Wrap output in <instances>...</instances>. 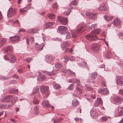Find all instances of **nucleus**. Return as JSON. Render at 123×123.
Returning <instances> with one entry per match:
<instances>
[{
    "mask_svg": "<svg viewBox=\"0 0 123 123\" xmlns=\"http://www.w3.org/2000/svg\"><path fill=\"white\" fill-rule=\"evenodd\" d=\"M99 93H102L105 95H106L108 94V90L106 88H104L99 89L98 91Z\"/></svg>",
    "mask_w": 123,
    "mask_h": 123,
    "instance_id": "13",
    "label": "nucleus"
},
{
    "mask_svg": "<svg viewBox=\"0 0 123 123\" xmlns=\"http://www.w3.org/2000/svg\"><path fill=\"white\" fill-rule=\"evenodd\" d=\"M68 29L67 27L65 26H60L59 27L57 31L60 34H64L67 32Z\"/></svg>",
    "mask_w": 123,
    "mask_h": 123,
    "instance_id": "4",
    "label": "nucleus"
},
{
    "mask_svg": "<svg viewBox=\"0 0 123 123\" xmlns=\"http://www.w3.org/2000/svg\"><path fill=\"white\" fill-rule=\"evenodd\" d=\"M113 100L114 103L118 105L121 104L123 101L122 98L118 96L114 97Z\"/></svg>",
    "mask_w": 123,
    "mask_h": 123,
    "instance_id": "5",
    "label": "nucleus"
},
{
    "mask_svg": "<svg viewBox=\"0 0 123 123\" xmlns=\"http://www.w3.org/2000/svg\"><path fill=\"white\" fill-rule=\"evenodd\" d=\"M75 83H76L77 85H78L80 83V81L79 80L76 79V80H75Z\"/></svg>",
    "mask_w": 123,
    "mask_h": 123,
    "instance_id": "57",
    "label": "nucleus"
},
{
    "mask_svg": "<svg viewBox=\"0 0 123 123\" xmlns=\"http://www.w3.org/2000/svg\"><path fill=\"white\" fill-rule=\"evenodd\" d=\"M88 24L89 25H88V26H89V27L90 28L92 29L93 28H94L96 27L97 26V25L96 24H93L92 25H90V23H89Z\"/></svg>",
    "mask_w": 123,
    "mask_h": 123,
    "instance_id": "45",
    "label": "nucleus"
},
{
    "mask_svg": "<svg viewBox=\"0 0 123 123\" xmlns=\"http://www.w3.org/2000/svg\"><path fill=\"white\" fill-rule=\"evenodd\" d=\"M9 39L11 42L15 43L19 42V38L18 36H14L10 37Z\"/></svg>",
    "mask_w": 123,
    "mask_h": 123,
    "instance_id": "8",
    "label": "nucleus"
},
{
    "mask_svg": "<svg viewBox=\"0 0 123 123\" xmlns=\"http://www.w3.org/2000/svg\"><path fill=\"white\" fill-rule=\"evenodd\" d=\"M49 18L51 19H54L55 17V15L52 13H50L48 14Z\"/></svg>",
    "mask_w": 123,
    "mask_h": 123,
    "instance_id": "37",
    "label": "nucleus"
},
{
    "mask_svg": "<svg viewBox=\"0 0 123 123\" xmlns=\"http://www.w3.org/2000/svg\"><path fill=\"white\" fill-rule=\"evenodd\" d=\"M54 24V23L53 22H49L46 23L44 25L43 30H45L48 28V27L52 28V26Z\"/></svg>",
    "mask_w": 123,
    "mask_h": 123,
    "instance_id": "14",
    "label": "nucleus"
},
{
    "mask_svg": "<svg viewBox=\"0 0 123 123\" xmlns=\"http://www.w3.org/2000/svg\"><path fill=\"white\" fill-rule=\"evenodd\" d=\"M41 92L43 94L48 95L49 92V87L47 86H41L40 87Z\"/></svg>",
    "mask_w": 123,
    "mask_h": 123,
    "instance_id": "3",
    "label": "nucleus"
},
{
    "mask_svg": "<svg viewBox=\"0 0 123 123\" xmlns=\"http://www.w3.org/2000/svg\"><path fill=\"white\" fill-rule=\"evenodd\" d=\"M12 98V96H5L1 98V100L3 102H9Z\"/></svg>",
    "mask_w": 123,
    "mask_h": 123,
    "instance_id": "12",
    "label": "nucleus"
},
{
    "mask_svg": "<svg viewBox=\"0 0 123 123\" xmlns=\"http://www.w3.org/2000/svg\"><path fill=\"white\" fill-rule=\"evenodd\" d=\"M70 12V9L68 10V11H66V12H65V14H66L67 15H68L70 12Z\"/></svg>",
    "mask_w": 123,
    "mask_h": 123,
    "instance_id": "60",
    "label": "nucleus"
},
{
    "mask_svg": "<svg viewBox=\"0 0 123 123\" xmlns=\"http://www.w3.org/2000/svg\"><path fill=\"white\" fill-rule=\"evenodd\" d=\"M79 102L77 100L74 99L72 101V104L74 107H75L77 106Z\"/></svg>",
    "mask_w": 123,
    "mask_h": 123,
    "instance_id": "26",
    "label": "nucleus"
},
{
    "mask_svg": "<svg viewBox=\"0 0 123 123\" xmlns=\"http://www.w3.org/2000/svg\"><path fill=\"white\" fill-rule=\"evenodd\" d=\"M65 33L66 34V38L68 39L70 38L71 37V35L70 33L67 31Z\"/></svg>",
    "mask_w": 123,
    "mask_h": 123,
    "instance_id": "43",
    "label": "nucleus"
},
{
    "mask_svg": "<svg viewBox=\"0 0 123 123\" xmlns=\"http://www.w3.org/2000/svg\"><path fill=\"white\" fill-rule=\"evenodd\" d=\"M91 75L89 76V77L92 79H94L96 78L97 76V73L95 72L91 73Z\"/></svg>",
    "mask_w": 123,
    "mask_h": 123,
    "instance_id": "28",
    "label": "nucleus"
},
{
    "mask_svg": "<svg viewBox=\"0 0 123 123\" xmlns=\"http://www.w3.org/2000/svg\"><path fill=\"white\" fill-rule=\"evenodd\" d=\"M104 17L105 19L108 21H110L111 20L112 18L113 17L106 15L104 16Z\"/></svg>",
    "mask_w": 123,
    "mask_h": 123,
    "instance_id": "34",
    "label": "nucleus"
},
{
    "mask_svg": "<svg viewBox=\"0 0 123 123\" xmlns=\"http://www.w3.org/2000/svg\"><path fill=\"white\" fill-rule=\"evenodd\" d=\"M94 104V106L96 107L98 106L99 104L101 105L102 103V99L100 98H98Z\"/></svg>",
    "mask_w": 123,
    "mask_h": 123,
    "instance_id": "18",
    "label": "nucleus"
},
{
    "mask_svg": "<svg viewBox=\"0 0 123 123\" xmlns=\"http://www.w3.org/2000/svg\"><path fill=\"white\" fill-rule=\"evenodd\" d=\"M68 69H63L61 71V72L62 73H66L68 74V73H67V71H68Z\"/></svg>",
    "mask_w": 123,
    "mask_h": 123,
    "instance_id": "54",
    "label": "nucleus"
},
{
    "mask_svg": "<svg viewBox=\"0 0 123 123\" xmlns=\"http://www.w3.org/2000/svg\"><path fill=\"white\" fill-rule=\"evenodd\" d=\"M90 113L91 116L92 117L96 116L98 115L96 111L94 109H92L90 111Z\"/></svg>",
    "mask_w": 123,
    "mask_h": 123,
    "instance_id": "22",
    "label": "nucleus"
},
{
    "mask_svg": "<svg viewBox=\"0 0 123 123\" xmlns=\"http://www.w3.org/2000/svg\"><path fill=\"white\" fill-rule=\"evenodd\" d=\"M76 79H69V83H75V80H76Z\"/></svg>",
    "mask_w": 123,
    "mask_h": 123,
    "instance_id": "52",
    "label": "nucleus"
},
{
    "mask_svg": "<svg viewBox=\"0 0 123 123\" xmlns=\"http://www.w3.org/2000/svg\"><path fill=\"white\" fill-rule=\"evenodd\" d=\"M77 5V2L75 0H74L72 2H71L70 4V6L71 9L73 8V5Z\"/></svg>",
    "mask_w": 123,
    "mask_h": 123,
    "instance_id": "32",
    "label": "nucleus"
},
{
    "mask_svg": "<svg viewBox=\"0 0 123 123\" xmlns=\"http://www.w3.org/2000/svg\"><path fill=\"white\" fill-rule=\"evenodd\" d=\"M79 33L78 31H72V32L71 35L72 37L74 38H76L78 35V33Z\"/></svg>",
    "mask_w": 123,
    "mask_h": 123,
    "instance_id": "31",
    "label": "nucleus"
},
{
    "mask_svg": "<svg viewBox=\"0 0 123 123\" xmlns=\"http://www.w3.org/2000/svg\"><path fill=\"white\" fill-rule=\"evenodd\" d=\"M38 106L37 105H36L34 106V110L35 111L34 114H38L39 111L38 109Z\"/></svg>",
    "mask_w": 123,
    "mask_h": 123,
    "instance_id": "35",
    "label": "nucleus"
},
{
    "mask_svg": "<svg viewBox=\"0 0 123 123\" xmlns=\"http://www.w3.org/2000/svg\"><path fill=\"white\" fill-rule=\"evenodd\" d=\"M53 87L54 88L56 89H59L61 87V86L59 84L57 83H55L53 85Z\"/></svg>",
    "mask_w": 123,
    "mask_h": 123,
    "instance_id": "33",
    "label": "nucleus"
},
{
    "mask_svg": "<svg viewBox=\"0 0 123 123\" xmlns=\"http://www.w3.org/2000/svg\"><path fill=\"white\" fill-rule=\"evenodd\" d=\"M86 25L85 24H82L80 28L78 29L77 31H78L79 33H81L84 31L86 28Z\"/></svg>",
    "mask_w": 123,
    "mask_h": 123,
    "instance_id": "15",
    "label": "nucleus"
},
{
    "mask_svg": "<svg viewBox=\"0 0 123 123\" xmlns=\"http://www.w3.org/2000/svg\"><path fill=\"white\" fill-rule=\"evenodd\" d=\"M18 90L14 88H12L10 89L9 90L10 93H13L18 95Z\"/></svg>",
    "mask_w": 123,
    "mask_h": 123,
    "instance_id": "27",
    "label": "nucleus"
},
{
    "mask_svg": "<svg viewBox=\"0 0 123 123\" xmlns=\"http://www.w3.org/2000/svg\"><path fill=\"white\" fill-rule=\"evenodd\" d=\"M117 115L118 116L123 115V108L120 107L118 110Z\"/></svg>",
    "mask_w": 123,
    "mask_h": 123,
    "instance_id": "25",
    "label": "nucleus"
},
{
    "mask_svg": "<svg viewBox=\"0 0 123 123\" xmlns=\"http://www.w3.org/2000/svg\"><path fill=\"white\" fill-rule=\"evenodd\" d=\"M8 55H5L4 56V58L5 60H8L11 63H13L16 61L15 58L13 55H10L9 57Z\"/></svg>",
    "mask_w": 123,
    "mask_h": 123,
    "instance_id": "2",
    "label": "nucleus"
},
{
    "mask_svg": "<svg viewBox=\"0 0 123 123\" xmlns=\"http://www.w3.org/2000/svg\"><path fill=\"white\" fill-rule=\"evenodd\" d=\"M53 59V58L51 56H50L47 59V61L48 63H50L52 61Z\"/></svg>",
    "mask_w": 123,
    "mask_h": 123,
    "instance_id": "49",
    "label": "nucleus"
},
{
    "mask_svg": "<svg viewBox=\"0 0 123 123\" xmlns=\"http://www.w3.org/2000/svg\"><path fill=\"white\" fill-rule=\"evenodd\" d=\"M64 58L66 60V61H64L66 63L69 60H70L71 61H75V58L73 56H71L70 58L69 57H65Z\"/></svg>",
    "mask_w": 123,
    "mask_h": 123,
    "instance_id": "19",
    "label": "nucleus"
},
{
    "mask_svg": "<svg viewBox=\"0 0 123 123\" xmlns=\"http://www.w3.org/2000/svg\"><path fill=\"white\" fill-rule=\"evenodd\" d=\"M13 78H14L15 79H18V76L16 74H15L13 75V76L12 77Z\"/></svg>",
    "mask_w": 123,
    "mask_h": 123,
    "instance_id": "63",
    "label": "nucleus"
},
{
    "mask_svg": "<svg viewBox=\"0 0 123 123\" xmlns=\"http://www.w3.org/2000/svg\"><path fill=\"white\" fill-rule=\"evenodd\" d=\"M52 120L53 122L55 123H57L60 122L61 121L60 120L54 117L53 118Z\"/></svg>",
    "mask_w": 123,
    "mask_h": 123,
    "instance_id": "39",
    "label": "nucleus"
},
{
    "mask_svg": "<svg viewBox=\"0 0 123 123\" xmlns=\"http://www.w3.org/2000/svg\"><path fill=\"white\" fill-rule=\"evenodd\" d=\"M0 41L1 42V43H2V44L3 45L6 43V39L3 38Z\"/></svg>",
    "mask_w": 123,
    "mask_h": 123,
    "instance_id": "50",
    "label": "nucleus"
},
{
    "mask_svg": "<svg viewBox=\"0 0 123 123\" xmlns=\"http://www.w3.org/2000/svg\"><path fill=\"white\" fill-rule=\"evenodd\" d=\"M74 84H71L70 86L68 87V89L70 90H72L73 89V87L74 86Z\"/></svg>",
    "mask_w": 123,
    "mask_h": 123,
    "instance_id": "51",
    "label": "nucleus"
},
{
    "mask_svg": "<svg viewBox=\"0 0 123 123\" xmlns=\"http://www.w3.org/2000/svg\"><path fill=\"white\" fill-rule=\"evenodd\" d=\"M98 10L100 11H107L109 10V8L106 4H103L98 7Z\"/></svg>",
    "mask_w": 123,
    "mask_h": 123,
    "instance_id": "7",
    "label": "nucleus"
},
{
    "mask_svg": "<svg viewBox=\"0 0 123 123\" xmlns=\"http://www.w3.org/2000/svg\"><path fill=\"white\" fill-rule=\"evenodd\" d=\"M70 44L67 41H65L64 42L62 45V47L64 48L66 47H68L69 46Z\"/></svg>",
    "mask_w": 123,
    "mask_h": 123,
    "instance_id": "30",
    "label": "nucleus"
},
{
    "mask_svg": "<svg viewBox=\"0 0 123 123\" xmlns=\"http://www.w3.org/2000/svg\"><path fill=\"white\" fill-rule=\"evenodd\" d=\"M1 106L0 108L1 109H4L6 107V106L5 104L0 105V106Z\"/></svg>",
    "mask_w": 123,
    "mask_h": 123,
    "instance_id": "56",
    "label": "nucleus"
},
{
    "mask_svg": "<svg viewBox=\"0 0 123 123\" xmlns=\"http://www.w3.org/2000/svg\"><path fill=\"white\" fill-rule=\"evenodd\" d=\"M19 11L20 12H25L26 11V10L24 9V8H22L21 9H20L19 10Z\"/></svg>",
    "mask_w": 123,
    "mask_h": 123,
    "instance_id": "62",
    "label": "nucleus"
},
{
    "mask_svg": "<svg viewBox=\"0 0 123 123\" xmlns=\"http://www.w3.org/2000/svg\"><path fill=\"white\" fill-rule=\"evenodd\" d=\"M48 101L46 100H44L42 102V104L43 106H45L48 107H50V105L49 104Z\"/></svg>",
    "mask_w": 123,
    "mask_h": 123,
    "instance_id": "17",
    "label": "nucleus"
},
{
    "mask_svg": "<svg viewBox=\"0 0 123 123\" xmlns=\"http://www.w3.org/2000/svg\"><path fill=\"white\" fill-rule=\"evenodd\" d=\"M107 117H103L101 118V120L102 122H105L107 121Z\"/></svg>",
    "mask_w": 123,
    "mask_h": 123,
    "instance_id": "48",
    "label": "nucleus"
},
{
    "mask_svg": "<svg viewBox=\"0 0 123 123\" xmlns=\"http://www.w3.org/2000/svg\"><path fill=\"white\" fill-rule=\"evenodd\" d=\"M31 59L32 58L30 57L26 59H25V60L27 62H28L31 61Z\"/></svg>",
    "mask_w": 123,
    "mask_h": 123,
    "instance_id": "59",
    "label": "nucleus"
},
{
    "mask_svg": "<svg viewBox=\"0 0 123 123\" xmlns=\"http://www.w3.org/2000/svg\"><path fill=\"white\" fill-rule=\"evenodd\" d=\"M119 94L123 96V90L121 89L119 91Z\"/></svg>",
    "mask_w": 123,
    "mask_h": 123,
    "instance_id": "58",
    "label": "nucleus"
},
{
    "mask_svg": "<svg viewBox=\"0 0 123 123\" xmlns=\"http://www.w3.org/2000/svg\"><path fill=\"white\" fill-rule=\"evenodd\" d=\"M76 89L80 93V94L82 93V91L81 89L80 88H79L77 87Z\"/></svg>",
    "mask_w": 123,
    "mask_h": 123,
    "instance_id": "64",
    "label": "nucleus"
},
{
    "mask_svg": "<svg viewBox=\"0 0 123 123\" xmlns=\"http://www.w3.org/2000/svg\"><path fill=\"white\" fill-rule=\"evenodd\" d=\"M52 6L53 8L57 9L58 7V6L56 3H55L52 5Z\"/></svg>",
    "mask_w": 123,
    "mask_h": 123,
    "instance_id": "44",
    "label": "nucleus"
},
{
    "mask_svg": "<svg viewBox=\"0 0 123 123\" xmlns=\"http://www.w3.org/2000/svg\"><path fill=\"white\" fill-rule=\"evenodd\" d=\"M91 98L93 99H95L96 98L95 95V93H93L91 95Z\"/></svg>",
    "mask_w": 123,
    "mask_h": 123,
    "instance_id": "61",
    "label": "nucleus"
},
{
    "mask_svg": "<svg viewBox=\"0 0 123 123\" xmlns=\"http://www.w3.org/2000/svg\"><path fill=\"white\" fill-rule=\"evenodd\" d=\"M46 79V77L44 75L41 74H39V77L37 79L39 81H42Z\"/></svg>",
    "mask_w": 123,
    "mask_h": 123,
    "instance_id": "21",
    "label": "nucleus"
},
{
    "mask_svg": "<svg viewBox=\"0 0 123 123\" xmlns=\"http://www.w3.org/2000/svg\"><path fill=\"white\" fill-rule=\"evenodd\" d=\"M79 64L80 66L82 67H87L86 63L85 62H82L81 63H79Z\"/></svg>",
    "mask_w": 123,
    "mask_h": 123,
    "instance_id": "42",
    "label": "nucleus"
},
{
    "mask_svg": "<svg viewBox=\"0 0 123 123\" xmlns=\"http://www.w3.org/2000/svg\"><path fill=\"white\" fill-rule=\"evenodd\" d=\"M92 49L94 51L98 52L100 48L99 45L98 43H94L92 44Z\"/></svg>",
    "mask_w": 123,
    "mask_h": 123,
    "instance_id": "9",
    "label": "nucleus"
},
{
    "mask_svg": "<svg viewBox=\"0 0 123 123\" xmlns=\"http://www.w3.org/2000/svg\"><path fill=\"white\" fill-rule=\"evenodd\" d=\"M9 78L8 77H6V76L2 75H0V80H6L9 79Z\"/></svg>",
    "mask_w": 123,
    "mask_h": 123,
    "instance_id": "46",
    "label": "nucleus"
},
{
    "mask_svg": "<svg viewBox=\"0 0 123 123\" xmlns=\"http://www.w3.org/2000/svg\"><path fill=\"white\" fill-rule=\"evenodd\" d=\"M72 51V49H66L65 52H71Z\"/></svg>",
    "mask_w": 123,
    "mask_h": 123,
    "instance_id": "55",
    "label": "nucleus"
},
{
    "mask_svg": "<svg viewBox=\"0 0 123 123\" xmlns=\"http://www.w3.org/2000/svg\"><path fill=\"white\" fill-rule=\"evenodd\" d=\"M39 91V88L37 86L34 87L33 89L31 95H32L38 92Z\"/></svg>",
    "mask_w": 123,
    "mask_h": 123,
    "instance_id": "24",
    "label": "nucleus"
},
{
    "mask_svg": "<svg viewBox=\"0 0 123 123\" xmlns=\"http://www.w3.org/2000/svg\"><path fill=\"white\" fill-rule=\"evenodd\" d=\"M68 74L71 75V76H73L75 75V73L71 71L70 70L68 69V71H67V73H68Z\"/></svg>",
    "mask_w": 123,
    "mask_h": 123,
    "instance_id": "40",
    "label": "nucleus"
},
{
    "mask_svg": "<svg viewBox=\"0 0 123 123\" xmlns=\"http://www.w3.org/2000/svg\"><path fill=\"white\" fill-rule=\"evenodd\" d=\"M85 38L87 40L93 41H95L98 39V36L92 32L85 36Z\"/></svg>",
    "mask_w": 123,
    "mask_h": 123,
    "instance_id": "1",
    "label": "nucleus"
},
{
    "mask_svg": "<svg viewBox=\"0 0 123 123\" xmlns=\"http://www.w3.org/2000/svg\"><path fill=\"white\" fill-rule=\"evenodd\" d=\"M44 44L42 43L40 44H38V43H36L35 44V48L37 50L39 51L43 49Z\"/></svg>",
    "mask_w": 123,
    "mask_h": 123,
    "instance_id": "16",
    "label": "nucleus"
},
{
    "mask_svg": "<svg viewBox=\"0 0 123 123\" xmlns=\"http://www.w3.org/2000/svg\"><path fill=\"white\" fill-rule=\"evenodd\" d=\"M122 81H121L120 79H117L116 81L117 84L118 85H123Z\"/></svg>",
    "mask_w": 123,
    "mask_h": 123,
    "instance_id": "41",
    "label": "nucleus"
},
{
    "mask_svg": "<svg viewBox=\"0 0 123 123\" xmlns=\"http://www.w3.org/2000/svg\"><path fill=\"white\" fill-rule=\"evenodd\" d=\"M44 73L46 74L47 75L50 76L53 75L54 74L53 71H52L50 72H49L47 71H45L44 72Z\"/></svg>",
    "mask_w": 123,
    "mask_h": 123,
    "instance_id": "36",
    "label": "nucleus"
},
{
    "mask_svg": "<svg viewBox=\"0 0 123 123\" xmlns=\"http://www.w3.org/2000/svg\"><path fill=\"white\" fill-rule=\"evenodd\" d=\"M100 32V30L99 29H94L92 31V33L93 34L95 35V34H98Z\"/></svg>",
    "mask_w": 123,
    "mask_h": 123,
    "instance_id": "29",
    "label": "nucleus"
},
{
    "mask_svg": "<svg viewBox=\"0 0 123 123\" xmlns=\"http://www.w3.org/2000/svg\"><path fill=\"white\" fill-rule=\"evenodd\" d=\"M16 10L14 8H10L8 10L7 13V17H10L16 13Z\"/></svg>",
    "mask_w": 123,
    "mask_h": 123,
    "instance_id": "6",
    "label": "nucleus"
},
{
    "mask_svg": "<svg viewBox=\"0 0 123 123\" xmlns=\"http://www.w3.org/2000/svg\"><path fill=\"white\" fill-rule=\"evenodd\" d=\"M90 18H91L93 20L94 19L96 18H97V16L95 15V14L93 13H90Z\"/></svg>",
    "mask_w": 123,
    "mask_h": 123,
    "instance_id": "38",
    "label": "nucleus"
},
{
    "mask_svg": "<svg viewBox=\"0 0 123 123\" xmlns=\"http://www.w3.org/2000/svg\"><path fill=\"white\" fill-rule=\"evenodd\" d=\"M18 99V98L17 97H15L13 98L12 99V102L13 103L15 102L16 100Z\"/></svg>",
    "mask_w": 123,
    "mask_h": 123,
    "instance_id": "53",
    "label": "nucleus"
},
{
    "mask_svg": "<svg viewBox=\"0 0 123 123\" xmlns=\"http://www.w3.org/2000/svg\"><path fill=\"white\" fill-rule=\"evenodd\" d=\"M39 31V30L38 29H31L28 30L27 31L29 33H38Z\"/></svg>",
    "mask_w": 123,
    "mask_h": 123,
    "instance_id": "20",
    "label": "nucleus"
},
{
    "mask_svg": "<svg viewBox=\"0 0 123 123\" xmlns=\"http://www.w3.org/2000/svg\"><path fill=\"white\" fill-rule=\"evenodd\" d=\"M55 67L56 68H60L62 67V65L61 63H58L55 64Z\"/></svg>",
    "mask_w": 123,
    "mask_h": 123,
    "instance_id": "47",
    "label": "nucleus"
},
{
    "mask_svg": "<svg viewBox=\"0 0 123 123\" xmlns=\"http://www.w3.org/2000/svg\"><path fill=\"white\" fill-rule=\"evenodd\" d=\"M13 47L11 45L7 47L5 50L6 55L11 54L13 52Z\"/></svg>",
    "mask_w": 123,
    "mask_h": 123,
    "instance_id": "11",
    "label": "nucleus"
},
{
    "mask_svg": "<svg viewBox=\"0 0 123 123\" xmlns=\"http://www.w3.org/2000/svg\"><path fill=\"white\" fill-rule=\"evenodd\" d=\"M58 20L62 24L65 25L68 23V18H64L62 17H59L58 18Z\"/></svg>",
    "mask_w": 123,
    "mask_h": 123,
    "instance_id": "10",
    "label": "nucleus"
},
{
    "mask_svg": "<svg viewBox=\"0 0 123 123\" xmlns=\"http://www.w3.org/2000/svg\"><path fill=\"white\" fill-rule=\"evenodd\" d=\"M120 19L118 18H116L114 20L113 24L115 26H117L120 24Z\"/></svg>",
    "mask_w": 123,
    "mask_h": 123,
    "instance_id": "23",
    "label": "nucleus"
}]
</instances>
